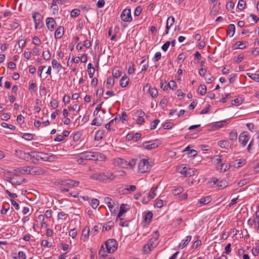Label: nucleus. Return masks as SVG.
<instances>
[{
    "label": "nucleus",
    "mask_w": 259,
    "mask_h": 259,
    "mask_svg": "<svg viewBox=\"0 0 259 259\" xmlns=\"http://www.w3.org/2000/svg\"><path fill=\"white\" fill-rule=\"evenodd\" d=\"M16 156L21 159L29 161L30 159V153H26L20 150H15Z\"/></svg>",
    "instance_id": "obj_12"
},
{
    "label": "nucleus",
    "mask_w": 259,
    "mask_h": 259,
    "mask_svg": "<svg viewBox=\"0 0 259 259\" xmlns=\"http://www.w3.org/2000/svg\"><path fill=\"white\" fill-rule=\"evenodd\" d=\"M18 172H20L22 174H30V166H26L18 168L17 169H15Z\"/></svg>",
    "instance_id": "obj_22"
},
{
    "label": "nucleus",
    "mask_w": 259,
    "mask_h": 259,
    "mask_svg": "<svg viewBox=\"0 0 259 259\" xmlns=\"http://www.w3.org/2000/svg\"><path fill=\"white\" fill-rule=\"evenodd\" d=\"M101 181L103 182H106L108 181H112L114 180L117 176H115L114 173L106 171L103 173H101Z\"/></svg>",
    "instance_id": "obj_9"
},
{
    "label": "nucleus",
    "mask_w": 259,
    "mask_h": 259,
    "mask_svg": "<svg viewBox=\"0 0 259 259\" xmlns=\"http://www.w3.org/2000/svg\"><path fill=\"white\" fill-rule=\"evenodd\" d=\"M9 181L13 185H20L23 183L27 182V180L25 179H22L20 176L17 174H14L13 176L10 178Z\"/></svg>",
    "instance_id": "obj_6"
},
{
    "label": "nucleus",
    "mask_w": 259,
    "mask_h": 259,
    "mask_svg": "<svg viewBox=\"0 0 259 259\" xmlns=\"http://www.w3.org/2000/svg\"><path fill=\"white\" fill-rule=\"evenodd\" d=\"M212 182L214 185H216L220 188H225L227 186V182L226 181H219L216 178L212 179Z\"/></svg>",
    "instance_id": "obj_17"
},
{
    "label": "nucleus",
    "mask_w": 259,
    "mask_h": 259,
    "mask_svg": "<svg viewBox=\"0 0 259 259\" xmlns=\"http://www.w3.org/2000/svg\"><path fill=\"white\" fill-rule=\"evenodd\" d=\"M218 145L222 148H228L229 146V143L226 140H221L218 142Z\"/></svg>",
    "instance_id": "obj_32"
},
{
    "label": "nucleus",
    "mask_w": 259,
    "mask_h": 259,
    "mask_svg": "<svg viewBox=\"0 0 259 259\" xmlns=\"http://www.w3.org/2000/svg\"><path fill=\"white\" fill-rule=\"evenodd\" d=\"M192 237L191 236H187L186 237L185 240H183L182 242L180 244L179 246L182 247V248H184L187 246L188 243L190 241Z\"/></svg>",
    "instance_id": "obj_31"
},
{
    "label": "nucleus",
    "mask_w": 259,
    "mask_h": 259,
    "mask_svg": "<svg viewBox=\"0 0 259 259\" xmlns=\"http://www.w3.org/2000/svg\"><path fill=\"white\" fill-rule=\"evenodd\" d=\"M95 116V114H94ZM96 117L94 118L93 120L92 121V124L96 126H100L102 124L103 122V119L100 117V115L96 114Z\"/></svg>",
    "instance_id": "obj_21"
},
{
    "label": "nucleus",
    "mask_w": 259,
    "mask_h": 259,
    "mask_svg": "<svg viewBox=\"0 0 259 259\" xmlns=\"http://www.w3.org/2000/svg\"><path fill=\"white\" fill-rule=\"evenodd\" d=\"M114 226V223L112 221L108 222L106 226H104L103 228V231L104 230L107 231L110 230Z\"/></svg>",
    "instance_id": "obj_39"
},
{
    "label": "nucleus",
    "mask_w": 259,
    "mask_h": 259,
    "mask_svg": "<svg viewBox=\"0 0 259 259\" xmlns=\"http://www.w3.org/2000/svg\"><path fill=\"white\" fill-rule=\"evenodd\" d=\"M245 2L243 0H240L238 3L237 7L240 10H242L245 8Z\"/></svg>",
    "instance_id": "obj_50"
},
{
    "label": "nucleus",
    "mask_w": 259,
    "mask_h": 259,
    "mask_svg": "<svg viewBox=\"0 0 259 259\" xmlns=\"http://www.w3.org/2000/svg\"><path fill=\"white\" fill-rule=\"evenodd\" d=\"M80 14V11L78 9H74L70 13V15L72 17H76Z\"/></svg>",
    "instance_id": "obj_58"
},
{
    "label": "nucleus",
    "mask_w": 259,
    "mask_h": 259,
    "mask_svg": "<svg viewBox=\"0 0 259 259\" xmlns=\"http://www.w3.org/2000/svg\"><path fill=\"white\" fill-rule=\"evenodd\" d=\"M33 44L38 46L41 44V41L37 36H34L33 38Z\"/></svg>",
    "instance_id": "obj_64"
},
{
    "label": "nucleus",
    "mask_w": 259,
    "mask_h": 259,
    "mask_svg": "<svg viewBox=\"0 0 259 259\" xmlns=\"http://www.w3.org/2000/svg\"><path fill=\"white\" fill-rule=\"evenodd\" d=\"M175 20V18L173 16H170L168 18L165 27V34H167L168 33L169 29L174 25Z\"/></svg>",
    "instance_id": "obj_18"
},
{
    "label": "nucleus",
    "mask_w": 259,
    "mask_h": 259,
    "mask_svg": "<svg viewBox=\"0 0 259 259\" xmlns=\"http://www.w3.org/2000/svg\"><path fill=\"white\" fill-rule=\"evenodd\" d=\"M235 45L237 47L236 48L243 49L246 48L248 45V42L247 41H237L236 42Z\"/></svg>",
    "instance_id": "obj_30"
},
{
    "label": "nucleus",
    "mask_w": 259,
    "mask_h": 259,
    "mask_svg": "<svg viewBox=\"0 0 259 259\" xmlns=\"http://www.w3.org/2000/svg\"><path fill=\"white\" fill-rule=\"evenodd\" d=\"M179 172L184 175L185 177H191L195 175V169L193 168H188L187 167L183 166V165L179 166L177 168Z\"/></svg>",
    "instance_id": "obj_3"
},
{
    "label": "nucleus",
    "mask_w": 259,
    "mask_h": 259,
    "mask_svg": "<svg viewBox=\"0 0 259 259\" xmlns=\"http://www.w3.org/2000/svg\"><path fill=\"white\" fill-rule=\"evenodd\" d=\"M41 124H42V125L44 126H46L49 125L50 121L49 120H44H44L41 121L40 120H35L34 123V126L36 127H39Z\"/></svg>",
    "instance_id": "obj_24"
},
{
    "label": "nucleus",
    "mask_w": 259,
    "mask_h": 259,
    "mask_svg": "<svg viewBox=\"0 0 259 259\" xmlns=\"http://www.w3.org/2000/svg\"><path fill=\"white\" fill-rule=\"evenodd\" d=\"M89 232H90V229L89 228H88V229L86 230L85 229H84L82 233V239L85 241L87 236L88 237L89 235Z\"/></svg>",
    "instance_id": "obj_56"
},
{
    "label": "nucleus",
    "mask_w": 259,
    "mask_h": 259,
    "mask_svg": "<svg viewBox=\"0 0 259 259\" xmlns=\"http://www.w3.org/2000/svg\"><path fill=\"white\" fill-rule=\"evenodd\" d=\"M222 156L220 155H215L214 156V162L215 164H218L220 163L222 161Z\"/></svg>",
    "instance_id": "obj_61"
},
{
    "label": "nucleus",
    "mask_w": 259,
    "mask_h": 259,
    "mask_svg": "<svg viewBox=\"0 0 259 259\" xmlns=\"http://www.w3.org/2000/svg\"><path fill=\"white\" fill-rule=\"evenodd\" d=\"M111 213L114 212L115 213L116 210L118 209V206L116 205L115 202L113 201L111 203L107 204Z\"/></svg>",
    "instance_id": "obj_29"
},
{
    "label": "nucleus",
    "mask_w": 259,
    "mask_h": 259,
    "mask_svg": "<svg viewBox=\"0 0 259 259\" xmlns=\"http://www.w3.org/2000/svg\"><path fill=\"white\" fill-rule=\"evenodd\" d=\"M30 174H36V173L39 172L40 168L39 167L30 166Z\"/></svg>",
    "instance_id": "obj_47"
},
{
    "label": "nucleus",
    "mask_w": 259,
    "mask_h": 259,
    "mask_svg": "<svg viewBox=\"0 0 259 259\" xmlns=\"http://www.w3.org/2000/svg\"><path fill=\"white\" fill-rule=\"evenodd\" d=\"M52 64L53 66V67L54 69H57L58 71H59L61 68H62V65L60 63H58L57 60L53 59L52 61Z\"/></svg>",
    "instance_id": "obj_36"
},
{
    "label": "nucleus",
    "mask_w": 259,
    "mask_h": 259,
    "mask_svg": "<svg viewBox=\"0 0 259 259\" xmlns=\"http://www.w3.org/2000/svg\"><path fill=\"white\" fill-rule=\"evenodd\" d=\"M211 201V198L209 196H207L202 198L200 199L199 202L202 204H206L208 203Z\"/></svg>",
    "instance_id": "obj_40"
},
{
    "label": "nucleus",
    "mask_w": 259,
    "mask_h": 259,
    "mask_svg": "<svg viewBox=\"0 0 259 259\" xmlns=\"http://www.w3.org/2000/svg\"><path fill=\"white\" fill-rule=\"evenodd\" d=\"M168 85V87L172 90H175L177 87L176 82L174 80H170Z\"/></svg>",
    "instance_id": "obj_57"
},
{
    "label": "nucleus",
    "mask_w": 259,
    "mask_h": 259,
    "mask_svg": "<svg viewBox=\"0 0 259 259\" xmlns=\"http://www.w3.org/2000/svg\"><path fill=\"white\" fill-rule=\"evenodd\" d=\"M47 28L53 31L56 27V22L53 18H47L46 20Z\"/></svg>",
    "instance_id": "obj_13"
},
{
    "label": "nucleus",
    "mask_w": 259,
    "mask_h": 259,
    "mask_svg": "<svg viewBox=\"0 0 259 259\" xmlns=\"http://www.w3.org/2000/svg\"><path fill=\"white\" fill-rule=\"evenodd\" d=\"M229 119L222 120L220 121L215 122L211 125L212 130H217L224 126V125L227 124L229 122Z\"/></svg>",
    "instance_id": "obj_15"
},
{
    "label": "nucleus",
    "mask_w": 259,
    "mask_h": 259,
    "mask_svg": "<svg viewBox=\"0 0 259 259\" xmlns=\"http://www.w3.org/2000/svg\"><path fill=\"white\" fill-rule=\"evenodd\" d=\"M150 95L153 98L157 97L158 96V92L156 89H151L149 90Z\"/></svg>",
    "instance_id": "obj_52"
},
{
    "label": "nucleus",
    "mask_w": 259,
    "mask_h": 259,
    "mask_svg": "<svg viewBox=\"0 0 259 259\" xmlns=\"http://www.w3.org/2000/svg\"><path fill=\"white\" fill-rule=\"evenodd\" d=\"M237 133L235 130L231 131L229 133V139L232 143L237 141Z\"/></svg>",
    "instance_id": "obj_23"
},
{
    "label": "nucleus",
    "mask_w": 259,
    "mask_h": 259,
    "mask_svg": "<svg viewBox=\"0 0 259 259\" xmlns=\"http://www.w3.org/2000/svg\"><path fill=\"white\" fill-rule=\"evenodd\" d=\"M184 191V189L182 187H179L178 188H175L174 187V188L172 189L171 191V194L175 196H176V195H178L180 194H181L182 192H183Z\"/></svg>",
    "instance_id": "obj_28"
},
{
    "label": "nucleus",
    "mask_w": 259,
    "mask_h": 259,
    "mask_svg": "<svg viewBox=\"0 0 259 259\" xmlns=\"http://www.w3.org/2000/svg\"><path fill=\"white\" fill-rule=\"evenodd\" d=\"M112 75L113 76V78H117L121 76V72L117 69V68H114L112 70Z\"/></svg>",
    "instance_id": "obj_37"
},
{
    "label": "nucleus",
    "mask_w": 259,
    "mask_h": 259,
    "mask_svg": "<svg viewBox=\"0 0 259 259\" xmlns=\"http://www.w3.org/2000/svg\"><path fill=\"white\" fill-rule=\"evenodd\" d=\"M1 125L3 127L9 128V129H10L12 131H14L15 130V126L14 125H11V124L9 125L6 122H2L1 123Z\"/></svg>",
    "instance_id": "obj_60"
},
{
    "label": "nucleus",
    "mask_w": 259,
    "mask_h": 259,
    "mask_svg": "<svg viewBox=\"0 0 259 259\" xmlns=\"http://www.w3.org/2000/svg\"><path fill=\"white\" fill-rule=\"evenodd\" d=\"M157 239L156 238H152L149 240L147 243L149 244L152 249H154L156 246V244H155V242H157ZM156 243H157V242H156Z\"/></svg>",
    "instance_id": "obj_43"
},
{
    "label": "nucleus",
    "mask_w": 259,
    "mask_h": 259,
    "mask_svg": "<svg viewBox=\"0 0 259 259\" xmlns=\"http://www.w3.org/2000/svg\"><path fill=\"white\" fill-rule=\"evenodd\" d=\"M118 244L114 239H109L105 242V246L108 253H113L117 248Z\"/></svg>",
    "instance_id": "obj_4"
},
{
    "label": "nucleus",
    "mask_w": 259,
    "mask_h": 259,
    "mask_svg": "<svg viewBox=\"0 0 259 259\" xmlns=\"http://www.w3.org/2000/svg\"><path fill=\"white\" fill-rule=\"evenodd\" d=\"M114 165L122 168H125L128 165L127 162L121 158H116L114 159Z\"/></svg>",
    "instance_id": "obj_14"
},
{
    "label": "nucleus",
    "mask_w": 259,
    "mask_h": 259,
    "mask_svg": "<svg viewBox=\"0 0 259 259\" xmlns=\"http://www.w3.org/2000/svg\"><path fill=\"white\" fill-rule=\"evenodd\" d=\"M143 214H144V221L146 222H150L152 218V217H153L152 213L151 211H148V212H146V213H144Z\"/></svg>",
    "instance_id": "obj_33"
},
{
    "label": "nucleus",
    "mask_w": 259,
    "mask_h": 259,
    "mask_svg": "<svg viewBox=\"0 0 259 259\" xmlns=\"http://www.w3.org/2000/svg\"><path fill=\"white\" fill-rule=\"evenodd\" d=\"M41 15L38 12H35L32 14V18L35 23V27L36 29L39 26L41 21Z\"/></svg>",
    "instance_id": "obj_19"
},
{
    "label": "nucleus",
    "mask_w": 259,
    "mask_h": 259,
    "mask_svg": "<svg viewBox=\"0 0 259 259\" xmlns=\"http://www.w3.org/2000/svg\"><path fill=\"white\" fill-rule=\"evenodd\" d=\"M167 100L166 98H163L160 102L159 105L162 109H164L167 105Z\"/></svg>",
    "instance_id": "obj_51"
},
{
    "label": "nucleus",
    "mask_w": 259,
    "mask_h": 259,
    "mask_svg": "<svg viewBox=\"0 0 259 259\" xmlns=\"http://www.w3.org/2000/svg\"><path fill=\"white\" fill-rule=\"evenodd\" d=\"M101 173L93 174L90 176V178L95 180H99L101 181Z\"/></svg>",
    "instance_id": "obj_42"
},
{
    "label": "nucleus",
    "mask_w": 259,
    "mask_h": 259,
    "mask_svg": "<svg viewBox=\"0 0 259 259\" xmlns=\"http://www.w3.org/2000/svg\"><path fill=\"white\" fill-rule=\"evenodd\" d=\"M30 157L33 158L37 160L45 161L47 158V154L41 152L31 151L30 152Z\"/></svg>",
    "instance_id": "obj_8"
},
{
    "label": "nucleus",
    "mask_w": 259,
    "mask_h": 259,
    "mask_svg": "<svg viewBox=\"0 0 259 259\" xmlns=\"http://www.w3.org/2000/svg\"><path fill=\"white\" fill-rule=\"evenodd\" d=\"M243 102V100L241 98H236L232 101L231 104L233 105L238 106L240 105Z\"/></svg>",
    "instance_id": "obj_41"
},
{
    "label": "nucleus",
    "mask_w": 259,
    "mask_h": 259,
    "mask_svg": "<svg viewBox=\"0 0 259 259\" xmlns=\"http://www.w3.org/2000/svg\"><path fill=\"white\" fill-rule=\"evenodd\" d=\"M155 206L158 208H161L163 206V200L161 199H156Z\"/></svg>",
    "instance_id": "obj_55"
},
{
    "label": "nucleus",
    "mask_w": 259,
    "mask_h": 259,
    "mask_svg": "<svg viewBox=\"0 0 259 259\" xmlns=\"http://www.w3.org/2000/svg\"><path fill=\"white\" fill-rule=\"evenodd\" d=\"M247 75L253 80L259 82V74L255 73H248Z\"/></svg>",
    "instance_id": "obj_38"
},
{
    "label": "nucleus",
    "mask_w": 259,
    "mask_h": 259,
    "mask_svg": "<svg viewBox=\"0 0 259 259\" xmlns=\"http://www.w3.org/2000/svg\"><path fill=\"white\" fill-rule=\"evenodd\" d=\"M78 157L80 158L81 160H95L98 159V157L96 155L95 152L85 151L80 153Z\"/></svg>",
    "instance_id": "obj_2"
},
{
    "label": "nucleus",
    "mask_w": 259,
    "mask_h": 259,
    "mask_svg": "<svg viewBox=\"0 0 259 259\" xmlns=\"http://www.w3.org/2000/svg\"><path fill=\"white\" fill-rule=\"evenodd\" d=\"M198 93L201 96L204 95L206 93V87L204 84H201L198 87Z\"/></svg>",
    "instance_id": "obj_35"
},
{
    "label": "nucleus",
    "mask_w": 259,
    "mask_h": 259,
    "mask_svg": "<svg viewBox=\"0 0 259 259\" xmlns=\"http://www.w3.org/2000/svg\"><path fill=\"white\" fill-rule=\"evenodd\" d=\"M152 249H153L148 243L144 245L143 246V251L145 254L148 253Z\"/></svg>",
    "instance_id": "obj_48"
},
{
    "label": "nucleus",
    "mask_w": 259,
    "mask_h": 259,
    "mask_svg": "<svg viewBox=\"0 0 259 259\" xmlns=\"http://www.w3.org/2000/svg\"><path fill=\"white\" fill-rule=\"evenodd\" d=\"M42 57L45 60H49L51 58V54L50 51L48 50L47 52H44L42 53Z\"/></svg>",
    "instance_id": "obj_53"
},
{
    "label": "nucleus",
    "mask_w": 259,
    "mask_h": 259,
    "mask_svg": "<svg viewBox=\"0 0 259 259\" xmlns=\"http://www.w3.org/2000/svg\"><path fill=\"white\" fill-rule=\"evenodd\" d=\"M82 136V134L80 132H77L75 133L73 136V140L75 142L78 141Z\"/></svg>",
    "instance_id": "obj_46"
},
{
    "label": "nucleus",
    "mask_w": 259,
    "mask_h": 259,
    "mask_svg": "<svg viewBox=\"0 0 259 259\" xmlns=\"http://www.w3.org/2000/svg\"><path fill=\"white\" fill-rule=\"evenodd\" d=\"M150 169V164L147 159H142L138 163V170L140 173L143 174Z\"/></svg>",
    "instance_id": "obj_5"
},
{
    "label": "nucleus",
    "mask_w": 259,
    "mask_h": 259,
    "mask_svg": "<svg viewBox=\"0 0 259 259\" xmlns=\"http://www.w3.org/2000/svg\"><path fill=\"white\" fill-rule=\"evenodd\" d=\"M129 82V78L127 76H124L122 77L121 79L120 80V85L122 88L125 87Z\"/></svg>",
    "instance_id": "obj_27"
},
{
    "label": "nucleus",
    "mask_w": 259,
    "mask_h": 259,
    "mask_svg": "<svg viewBox=\"0 0 259 259\" xmlns=\"http://www.w3.org/2000/svg\"><path fill=\"white\" fill-rule=\"evenodd\" d=\"M235 32V26L233 24H230L228 25L227 34L230 35V37H232Z\"/></svg>",
    "instance_id": "obj_25"
},
{
    "label": "nucleus",
    "mask_w": 259,
    "mask_h": 259,
    "mask_svg": "<svg viewBox=\"0 0 259 259\" xmlns=\"http://www.w3.org/2000/svg\"><path fill=\"white\" fill-rule=\"evenodd\" d=\"M230 167V165H228L227 164L222 163L221 164V170L225 171L227 170H228V169H229Z\"/></svg>",
    "instance_id": "obj_63"
},
{
    "label": "nucleus",
    "mask_w": 259,
    "mask_h": 259,
    "mask_svg": "<svg viewBox=\"0 0 259 259\" xmlns=\"http://www.w3.org/2000/svg\"><path fill=\"white\" fill-rule=\"evenodd\" d=\"M239 142L242 146L245 147L249 140V134L247 132H244L241 133L239 137Z\"/></svg>",
    "instance_id": "obj_10"
},
{
    "label": "nucleus",
    "mask_w": 259,
    "mask_h": 259,
    "mask_svg": "<svg viewBox=\"0 0 259 259\" xmlns=\"http://www.w3.org/2000/svg\"><path fill=\"white\" fill-rule=\"evenodd\" d=\"M114 83V79L113 78L109 77L107 78L106 87L107 89H111Z\"/></svg>",
    "instance_id": "obj_34"
},
{
    "label": "nucleus",
    "mask_w": 259,
    "mask_h": 259,
    "mask_svg": "<svg viewBox=\"0 0 259 259\" xmlns=\"http://www.w3.org/2000/svg\"><path fill=\"white\" fill-rule=\"evenodd\" d=\"M160 144V141L158 139L144 142L142 147L148 150H150L157 148Z\"/></svg>",
    "instance_id": "obj_1"
},
{
    "label": "nucleus",
    "mask_w": 259,
    "mask_h": 259,
    "mask_svg": "<svg viewBox=\"0 0 259 259\" xmlns=\"http://www.w3.org/2000/svg\"><path fill=\"white\" fill-rule=\"evenodd\" d=\"M104 133L105 131L103 130H98L96 133L95 136V140L96 141L101 140L103 138V137L104 135Z\"/></svg>",
    "instance_id": "obj_26"
},
{
    "label": "nucleus",
    "mask_w": 259,
    "mask_h": 259,
    "mask_svg": "<svg viewBox=\"0 0 259 259\" xmlns=\"http://www.w3.org/2000/svg\"><path fill=\"white\" fill-rule=\"evenodd\" d=\"M99 204V201L97 199L94 198L91 200V205L94 209H96L98 207Z\"/></svg>",
    "instance_id": "obj_44"
},
{
    "label": "nucleus",
    "mask_w": 259,
    "mask_h": 259,
    "mask_svg": "<svg viewBox=\"0 0 259 259\" xmlns=\"http://www.w3.org/2000/svg\"><path fill=\"white\" fill-rule=\"evenodd\" d=\"M41 246H43L44 247L50 248L52 246V242H48L46 240H43L41 241Z\"/></svg>",
    "instance_id": "obj_49"
},
{
    "label": "nucleus",
    "mask_w": 259,
    "mask_h": 259,
    "mask_svg": "<svg viewBox=\"0 0 259 259\" xmlns=\"http://www.w3.org/2000/svg\"><path fill=\"white\" fill-rule=\"evenodd\" d=\"M47 158L45 159V161H52L54 160L55 159H57V157L55 155H51L50 156H48L47 154Z\"/></svg>",
    "instance_id": "obj_62"
},
{
    "label": "nucleus",
    "mask_w": 259,
    "mask_h": 259,
    "mask_svg": "<svg viewBox=\"0 0 259 259\" xmlns=\"http://www.w3.org/2000/svg\"><path fill=\"white\" fill-rule=\"evenodd\" d=\"M64 32L63 26L59 27L55 32V37L56 39H60L62 37Z\"/></svg>",
    "instance_id": "obj_20"
},
{
    "label": "nucleus",
    "mask_w": 259,
    "mask_h": 259,
    "mask_svg": "<svg viewBox=\"0 0 259 259\" xmlns=\"http://www.w3.org/2000/svg\"><path fill=\"white\" fill-rule=\"evenodd\" d=\"M68 216V214L62 211L59 212L58 214V219L61 220H65Z\"/></svg>",
    "instance_id": "obj_54"
},
{
    "label": "nucleus",
    "mask_w": 259,
    "mask_h": 259,
    "mask_svg": "<svg viewBox=\"0 0 259 259\" xmlns=\"http://www.w3.org/2000/svg\"><path fill=\"white\" fill-rule=\"evenodd\" d=\"M157 189V187H152L149 193L147 194L146 196H145L143 199L142 202L144 204H147L150 200L154 198L156 195L155 191Z\"/></svg>",
    "instance_id": "obj_7"
},
{
    "label": "nucleus",
    "mask_w": 259,
    "mask_h": 259,
    "mask_svg": "<svg viewBox=\"0 0 259 259\" xmlns=\"http://www.w3.org/2000/svg\"><path fill=\"white\" fill-rule=\"evenodd\" d=\"M34 136V135L31 134L24 133L22 136V138L26 140L30 141L33 139Z\"/></svg>",
    "instance_id": "obj_45"
},
{
    "label": "nucleus",
    "mask_w": 259,
    "mask_h": 259,
    "mask_svg": "<svg viewBox=\"0 0 259 259\" xmlns=\"http://www.w3.org/2000/svg\"><path fill=\"white\" fill-rule=\"evenodd\" d=\"M60 184L61 185L68 187H77L79 185V182L72 180H67L62 181Z\"/></svg>",
    "instance_id": "obj_16"
},
{
    "label": "nucleus",
    "mask_w": 259,
    "mask_h": 259,
    "mask_svg": "<svg viewBox=\"0 0 259 259\" xmlns=\"http://www.w3.org/2000/svg\"><path fill=\"white\" fill-rule=\"evenodd\" d=\"M159 122V119H155L154 120H153L151 123V130H154V129H155L157 127V124H158V123Z\"/></svg>",
    "instance_id": "obj_59"
},
{
    "label": "nucleus",
    "mask_w": 259,
    "mask_h": 259,
    "mask_svg": "<svg viewBox=\"0 0 259 259\" xmlns=\"http://www.w3.org/2000/svg\"><path fill=\"white\" fill-rule=\"evenodd\" d=\"M121 19L124 22H130L132 21L130 9H125L121 13Z\"/></svg>",
    "instance_id": "obj_11"
}]
</instances>
